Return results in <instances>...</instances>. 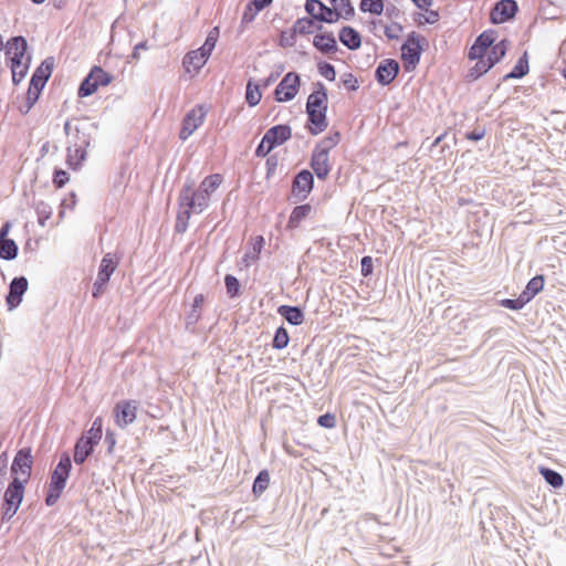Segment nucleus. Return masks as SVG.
<instances>
[{"mask_svg":"<svg viewBox=\"0 0 566 566\" xmlns=\"http://www.w3.org/2000/svg\"><path fill=\"white\" fill-rule=\"evenodd\" d=\"M223 177L220 174L207 176L196 189L193 179L188 178L178 195L179 211L175 232L185 233L192 213H201L210 205V196L220 187Z\"/></svg>","mask_w":566,"mask_h":566,"instance_id":"1","label":"nucleus"},{"mask_svg":"<svg viewBox=\"0 0 566 566\" xmlns=\"http://www.w3.org/2000/svg\"><path fill=\"white\" fill-rule=\"evenodd\" d=\"M97 129L98 125L96 123L86 120L75 126L73 144L67 147L66 163L69 167L76 169L86 159V149L90 147Z\"/></svg>","mask_w":566,"mask_h":566,"instance_id":"2","label":"nucleus"},{"mask_svg":"<svg viewBox=\"0 0 566 566\" xmlns=\"http://www.w3.org/2000/svg\"><path fill=\"white\" fill-rule=\"evenodd\" d=\"M71 470V457L67 452H63L50 476L49 488L44 497L46 506H53L59 501L63 490L65 489Z\"/></svg>","mask_w":566,"mask_h":566,"instance_id":"3","label":"nucleus"},{"mask_svg":"<svg viewBox=\"0 0 566 566\" xmlns=\"http://www.w3.org/2000/svg\"><path fill=\"white\" fill-rule=\"evenodd\" d=\"M426 39L416 31L407 35L406 41L401 45V60L407 71L415 70L419 64L423 48L421 42Z\"/></svg>","mask_w":566,"mask_h":566,"instance_id":"4","label":"nucleus"},{"mask_svg":"<svg viewBox=\"0 0 566 566\" xmlns=\"http://www.w3.org/2000/svg\"><path fill=\"white\" fill-rule=\"evenodd\" d=\"M33 455L30 447L21 448L17 451L10 473L12 479H18L20 482L27 484L32 474Z\"/></svg>","mask_w":566,"mask_h":566,"instance_id":"5","label":"nucleus"},{"mask_svg":"<svg viewBox=\"0 0 566 566\" xmlns=\"http://www.w3.org/2000/svg\"><path fill=\"white\" fill-rule=\"evenodd\" d=\"M314 188V174L308 169H301L292 180L290 200L294 203L304 201Z\"/></svg>","mask_w":566,"mask_h":566,"instance_id":"6","label":"nucleus"},{"mask_svg":"<svg viewBox=\"0 0 566 566\" xmlns=\"http://www.w3.org/2000/svg\"><path fill=\"white\" fill-rule=\"evenodd\" d=\"M301 75L296 72H287L274 90V98L279 103L292 101L300 91Z\"/></svg>","mask_w":566,"mask_h":566,"instance_id":"7","label":"nucleus"},{"mask_svg":"<svg viewBox=\"0 0 566 566\" xmlns=\"http://www.w3.org/2000/svg\"><path fill=\"white\" fill-rule=\"evenodd\" d=\"M28 41L23 35L12 36L6 45V57L9 67L20 69L25 63Z\"/></svg>","mask_w":566,"mask_h":566,"instance_id":"8","label":"nucleus"},{"mask_svg":"<svg viewBox=\"0 0 566 566\" xmlns=\"http://www.w3.org/2000/svg\"><path fill=\"white\" fill-rule=\"evenodd\" d=\"M206 115L207 108L202 104H198L191 108L182 119L179 138L181 140L188 139L203 123Z\"/></svg>","mask_w":566,"mask_h":566,"instance_id":"9","label":"nucleus"},{"mask_svg":"<svg viewBox=\"0 0 566 566\" xmlns=\"http://www.w3.org/2000/svg\"><path fill=\"white\" fill-rule=\"evenodd\" d=\"M518 12V4L515 0H499L490 11V22L502 24L513 20Z\"/></svg>","mask_w":566,"mask_h":566,"instance_id":"10","label":"nucleus"},{"mask_svg":"<svg viewBox=\"0 0 566 566\" xmlns=\"http://www.w3.org/2000/svg\"><path fill=\"white\" fill-rule=\"evenodd\" d=\"M138 401L137 400H120L114 407L115 422L120 428H126L132 424L137 417Z\"/></svg>","mask_w":566,"mask_h":566,"instance_id":"11","label":"nucleus"},{"mask_svg":"<svg viewBox=\"0 0 566 566\" xmlns=\"http://www.w3.org/2000/svg\"><path fill=\"white\" fill-rule=\"evenodd\" d=\"M28 279L23 275L12 279L6 296V303L9 311L17 308L21 304L23 295L28 291Z\"/></svg>","mask_w":566,"mask_h":566,"instance_id":"12","label":"nucleus"},{"mask_svg":"<svg viewBox=\"0 0 566 566\" xmlns=\"http://www.w3.org/2000/svg\"><path fill=\"white\" fill-rule=\"evenodd\" d=\"M400 72V65L395 59L382 60L375 70V78L381 86L394 82Z\"/></svg>","mask_w":566,"mask_h":566,"instance_id":"13","label":"nucleus"},{"mask_svg":"<svg viewBox=\"0 0 566 566\" xmlns=\"http://www.w3.org/2000/svg\"><path fill=\"white\" fill-rule=\"evenodd\" d=\"M310 166L313 169V174L319 180H325L331 171L329 154H326V150L314 148L312 151Z\"/></svg>","mask_w":566,"mask_h":566,"instance_id":"14","label":"nucleus"},{"mask_svg":"<svg viewBox=\"0 0 566 566\" xmlns=\"http://www.w3.org/2000/svg\"><path fill=\"white\" fill-rule=\"evenodd\" d=\"M292 137V128L287 124H277L270 127L263 136V143L271 144L276 148Z\"/></svg>","mask_w":566,"mask_h":566,"instance_id":"15","label":"nucleus"},{"mask_svg":"<svg viewBox=\"0 0 566 566\" xmlns=\"http://www.w3.org/2000/svg\"><path fill=\"white\" fill-rule=\"evenodd\" d=\"M328 108V93L327 88L322 82L315 83V90L308 95L305 111H327Z\"/></svg>","mask_w":566,"mask_h":566,"instance_id":"16","label":"nucleus"},{"mask_svg":"<svg viewBox=\"0 0 566 566\" xmlns=\"http://www.w3.org/2000/svg\"><path fill=\"white\" fill-rule=\"evenodd\" d=\"M326 113L327 111L325 109L306 111L307 120L305 127L311 135L316 136L327 128L328 122Z\"/></svg>","mask_w":566,"mask_h":566,"instance_id":"17","label":"nucleus"},{"mask_svg":"<svg viewBox=\"0 0 566 566\" xmlns=\"http://www.w3.org/2000/svg\"><path fill=\"white\" fill-rule=\"evenodd\" d=\"M97 444V442L81 436L74 446V462L78 465L83 464L92 455Z\"/></svg>","mask_w":566,"mask_h":566,"instance_id":"18","label":"nucleus"},{"mask_svg":"<svg viewBox=\"0 0 566 566\" xmlns=\"http://www.w3.org/2000/svg\"><path fill=\"white\" fill-rule=\"evenodd\" d=\"M313 45L322 54L335 53L338 50L333 32L317 33L313 39Z\"/></svg>","mask_w":566,"mask_h":566,"instance_id":"19","label":"nucleus"},{"mask_svg":"<svg viewBox=\"0 0 566 566\" xmlns=\"http://www.w3.org/2000/svg\"><path fill=\"white\" fill-rule=\"evenodd\" d=\"M205 300L206 298H205L203 294H197L193 297V302H192L190 311L187 313V315L185 317L186 329L191 333L195 332L196 325L199 322V319L201 318V312H202V306H203Z\"/></svg>","mask_w":566,"mask_h":566,"instance_id":"20","label":"nucleus"},{"mask_svg":"<svg viewBox=\"0 0 566 566\" xmlns=\"http://www.w3.org/2000/svg\"><path fill=\"white\" fill-rule=\"evenodd\" d=\"M340 43L350 51H356L361 45L360 33L350 25H345L338 33Z\"/></svg>","mask_w":566,"mask_h":566,"instance_id":"21","label":"nucleus"},{"mask_svg":"<svg viewBox=\"0 0 566 566\" xmlns=\"http://www.w3.org/2000/svg\"><path fill=\"white\" fill-rule=\"evenodd\" d=\"M54 69V57L49 56L46 57L33 72L30 81L32 83L40 84L42 86H45L49 78L52 75Z\"/></svg>","mask_w":566,"mask_h":566,"instance_id":"22","label":"nucleus"},{"mask_svg":"<svg viewBox=\"0 0 566 566\" xmlns=\"http://www.w3.org/2000/svg\"><path fill=\"white\" fill-rule=\"evenodd\" d=\"M25 484L18 479H12L3 494V501L21 505L24 497Z\"/></svg>","mask_w":566,"mask_h":566,"instance_id":"23","label":"nucleus"},{"mask_svg":"<svg viewBox=\"0 0 566 566\" xmlns=\"http://www.w3.org/2000/svg\"><path fill=\"white\" fill-rule=\"evenodd\" d=\"M277 314L294 326H298L304 322V312L300 306L280 305L277 307Z\"/></svg>","mask_w":566,"mask_h":566,"instance_id":"24","label":"nucleus"},{"mask_svg":"<svg viewBox=\"0 0 566 566\" xmlns=\"http://www.w3.org/2000/svg\"><path fill=\"white\" fill-rule=\"evenodd\" d=\"M510 45V41L507 39H502L500 42L495 43L486 53L485 61L490 64L491 67L496 65L507 52Z\"/></svg>","mask_w":566,"mask_h":566,"instance_id":"25","label":"nucleus"},{"mask_svg":"<svg viewBox=\"0 0 566 566\" xmlns=\"http://www.w3.org/2000/svg\"><path fill=\"white\" fill-rule=\"evenodd\" d=\"M545 277L543 274L533 276L526 284L525 289L521 292L524 300L528 304L539 292L543 291Z\"/></svg>","mask_w":566,"mask_h":566,"instance_id":"26","label":"nucleus"},{"mask_svg":"<svg viewBox=\"0 0 566 566\" xmlns=\"http://www.w3.org/2000/svg\"><path fill=\"white\" fill-rule=\"evenodd\" d=\"M530 72L528 54L525 51L517 60L514 67L503 76L502 81L520 80L527 75Z\"/></svg>","mask_w":566,"mask_h":566,"instance_id":"27","label":"nucleus"},{"mask_svg":"<svg viewBox=\"0 0 566 566\" xmlns=\"http://www.w3.org/2000/svg\"><path fill=\"white\" fill-rule=\"evenodd\" d=\"M311 212H312V206L310 203H303V205H298V206L294 207L289 217L286 228L291 229V230L298 228L301 222L304 219H306Z\"/></svg>","mask_w":566,"mask_h":566,"instance_id":"28","label":"nucleus"},{"mask_svg":"<svg viewBox=\"0 0 566 566\" xmlns=\"http://www.w3.org/2000/svg\"><path fill=\"white\" fill-rule=\"evenodd\" d=\"M209 55L202 52L200 49L187 53L184 57V66L190 72L189 66L193 67V71L198 73L201 67L207 63Z\"/></svg>","mask_w":566,"mask_h":566,"instance_id":"29","label":"nucleus"},{"mask_svg":"<svg viewBox=\"0 0 566 566\" xmlns=\"http://www.w3.org/2000/svg\"><path fill=\"white\" fill-rule=\"evenodd\" d=\"M319 12L314 15V19L319 23H335L342 18L339 10L327 7L323 1L319 6Z\"/></svg>","mask_w":566,"mask_h":566,"instance_id":"30","label":"nucleus"},{"mask_svg":"<svg viewBox=\"0 0 566 566\" xmlns=\"http://www.w3.org/2000/svg\"><path fill=\"white\" fill-rule=\"evenodd\" d=\"M117 268V262L114 260L111 253L103 256L98 266L97 276L109 282V279Z\"/></svg>","mask_w":566,"mask_h":566,"instance_id":"31","label":"nucleus"},{"mask_svg":"<svg viewBox=\"0 0 566 566\" xmlns=\"http://www.w3.org/2000/svg\"><path fill=\"white\" fill-rule=\"evenodd\" d=\"M270 485V473L266 469L261 470L254 479L252 493L255 497H260Z\"/></svg>","mask_w":566,"mask_h":566,"instance_id":"32","label":"nucleus"},{"mask_svg":"<svg viewBox=\"0 0 566 566\" xmlns=\"http://www.w3.org/2000/svg\"><path fill=\"white\" fill-rule=\"evenodd\" d=\"M538 471L541 475L544 478L545 482L549 484L552 488L559 489L563 486L564 478L559 472L546 467H539Z\"/></svg>","mask_w":566,"mask_h":566,"instance_id":"33","label":"nucleus"},{"mask_svg":"<svg viewBox=\"0 0 566 566\" xmlns=\"http://www.w3.org/2000/svg\"><path fill=\"white\" fill-rule=\"evenodd\" d=\"M262 98V93L260 91V85L256 84L252 78H250L247 83L245 90V102L250 107L256 106Z\"/></svg>","mask_w":566,"mask_h":566,"instance_id":"34","label":"nucleus"},{"mask_svg":"<svg viewBox=\"0 0 566 566\" xmlns=\"http://www.w3.org/2000/svg\"><path fill=\"white\" fill-rule=\"evenodd\" d=\"M265 8L254 2L253 0L249 1L243 10L242 19H241V30L244 25L251 23L255 17Z\"/></svg>","mask_w":566,"mask_h":566,"instance_id":"35","label":"nucleus"},{"mask_svg":"<svg viewBox=\"0 0 566 566\" xmlns=\"http://www.w3.org/2000/svg\"><path fill=\"white\" fill-rule=\"evenodd\" d=\"M316 20L312 17L298 18L292 25L293 32L297 35H307L313 33Z\"/></svg>","mask_w":566,"mask_h":566,"instance_id":"36","label":"nucleus"},{"mask_svg":"<svg viewBox=\"0 0 566 566\" xmlns=\"http://www.w3.org/2000/svg\"><path fill=\"white\" fill-rule=\"evenodd\" d=\"M19 247L13 239L2 241L0 243V259L12 261L18 256Z\"/></svg>","mask_w":566,"mask_h":566,"instance_id":"37","label":"nucleus"},{"mask_svg":"<svg viewBox=\"0 0 566 566\" xmlns=\"http://www.w3.org/2000/svg\"><path fill=\"white\" fill-rule=\"evenodd\" d=\"M97 90L98 87L94 81L93 74L90 71L88 74L80 83L77 95L80 97H87L93 95Z\"/></svg>","mask_w":566,"mask_h":566,"instance_id":"38","label":"nucleus"},{"mask_svg":"<svg viewBox=\"0 0 566 566\" xmlns=\"http://www.w3.org/2000/svg\"><path fill=\"white\" fill-rule=\"evenodd\" d=\"M359 10L374 15L382 14L385 10L384 0H360Z\"/></svg>","mask_w":566,"mask_h":566,"instance_id":"39","label":"nucleus"},{"mask_svg":"<svg viewBox=\"0 0 566 566\" xmlns=\"http://www.w3.org/2000/svg\"><path fill=\"white\" fill-rule=\"evenodd\" d=\"M495 40L496 31L486 30L476 36L474 44L488 53L489 50L495 44Z\"/></svg>","mask_w":566,"mask_h":566,"instance_id":"40","label":"nucleus"},{"mask_svg":"<svg viewBox=\"0 0 566 566\" xmlns=\"http://www.w3.org/2000/svg\"><path fill=\"white\" fill-rule=\"evenodd\" d=\"M289 343L290 335L287 329L284 326L277 327L271 343L272 347L274 349H284L287 347Z\"/></svg>","mask_w":566,"mask_h":566,"instance_id":"41","label":"nucleus"},{"mask_svg":"<svg viewBox=\"0 0 566 566\" xmlns=\"http://www.w3.org/2000/svg\"><path fill=\"white\" fill-rule=\"evenodd\" d=\"M491 69L492 67L490 66V64L486 63L485 60H479V61H476L474 66H472L469 70V72L467 74V80L469 82L476 81L478 78L483 76L485 73H488Z\"/></svg>","mask_w":566,"mask_h":566,"instance_id":"42","label":"nucleus"},{"mask_svg":"<svg viewBox=\"0 0 566 566\" xmlns=\"http://www.w3.org/2000/svg\"><path fill=\"white\" fill-rule=\"evenodd\" d=\"M224 285L227 294L230 298H237L241 295V283L234 275L226 274Z\"/></svg>","mask_w":566,"mask_h":566,"instance_id":"43","label":"nucleus"},{"mask_svg":"<svg viewBox=\"0 0 566 566\" xmlns=\"http://www.w3.org/2000/svg\"><path fill=\"white\" fill-rule=\"evenodd\" d=\"M90 71L93 74L97 87L111 84L114 78L111 73L106 72L98 65H94Z\"/></svg>","mask_w":566,"mask_h":566,"instance_id":"44","label":"nucleus"},{"mask_svg":"<svg viewBox=\"0 0 566 566\" xmlns=\"http://www.w3.org/2000/svg\"><path fill=\"white\" fill-rule=\"evenodd\" d=\"M340 142V133L333 132L325 136L314 148L326 150V154H329V150L334 148Z\"/></svg>","mask_w":566,"mask_h":566,"instance_id":"45","label":"nucleus"},{"mask_svg":"<svg viewBox=\"0 0 566 566\" xmlns=\"http://www.w3.org/2000/svg\"><path fill=\"white\" fill-rule=\"evenodd\" d=\"M102 434H103V420L101 417H97L93 423H92V427L85 431L82 437H86L95 442H99V440L102 439Z\"/></svg>","mask_w":566,"mask_h":566,"instance_id":"46","label":"nucleus"},{"mask_svg":"<svg viewBox=\"0 0 566 566\" xmlns=\"http://www.w3.org/2000/svg\"><path fill=\"white\" fill-rule=\"evenodd\" d=\"M218 38H219V28H218V27H214V28H212V29H211V31L208 33V35H207V38H206V41H205V43L202 44V46L200 48V50L210 56V55H211V53H212V51H213V50H214V48H216V44H217Z\"/></svg>","mask_w":566,"mask_h":566,"instance_id":"47","label":"nucleus"},{"mask_svg":"<svg viewBox=\"0 0 566 566\" xmlns=\"http://www.w3.org/2000/svg\"><path fill=\"white\" fill-rule=\"evenodd\" d=\"M35 212L38 214L39 224L43 227L52 216V207L44 201H39L35 205Z\"/></svg>","mask_w":566,"mask_h":566,"instance_id":"48","label":"nucleus"},{"mask_svg":"<svg viewBox=\"0 0 566 566\" xmlns=\"http://www.w3.org/2000/svg\"><path fill=\"white\" fill-rule=\"evenodd\" d=\"M31 55H27L25 63L20 69L10 67L12 74V83L14 86L19 85L20 82L27 76L31 63Z\"/></svg>","mask_w":566,"mask_h":566,"instance_id":"49","label":"nucleus"},{"mask_svg":"<svg viewBox=\"0 0 566 566\" xmlns=\"http://www.w3.org/2000/svg\"><path fill=\"white\" fill-rule=\"evenodd\" d=\"M317 71L318 73L325 77L327 81H335L336 78V70L333 64L326 61H321L317 63Z\"/></svg>","mask_w":566,"mask_h":566,"instance_id":"50","label":"nucleus"},{"mask_svg":"<svg viewBox=\"0 0 566 566\" xmlns=\"http://www.w3.org/2000/svg\"><path fill=\"white\" fill-rule=\"evenodd\" d=\"M264 244H265L264 238L262 235H256L252 243V252L245 253V255L243 256V261H247L248 259L259 260V255H260Z\"/></svg>","mask_w":566,"mask_h":566,"instance_id":"51","label":"nucleus"},{"mask_svg":"<svg viewBox=\"0 0 566 566\" xmlns=\"http://www.w3.org/2000/svg\"><path fill=\"white\" fill-rule=\"evenodd\" d=\"M499 304L502 307L512 310V311H520L522 310L527 303L524 300V296L521 294L516 298H503L499 302Z\"/></svg>","mask_w":566,"mask_h":566,"instance_id":"52","label":"nucleus"},{"mask_svg":"<svg viewBox=\"0 0 566 566\" xmlns=\"http://www.w3.org/2000/svg\"><path fill=\"white\" fill-rule=\"evenodd\" d=\"M70 180V175L66 170L62 168H55L53 172V185L55 188L64 187Z\"/></svg>","mask_w":566,"mask_h":566,"instance_id":"53","label":"nucleus"},{"mask_svg":"<svg viewBox=\"0 0 566 566\" xmlns=\"http://www.w3.org/2000/svg\"><path fill=\"white\" fill-rule=\"evenodd\" d=\"M297 34L293 32V28L289 31H282L280 38V46L282 48H292L296 44Z\"/></svg>","mask_w":566,"mask_h":566,"instance_id":"54","label":"nucleus"},{"mask_svg":"<svg viewBox=\"0 0 566 566\" xmlns=\"http://www.w3.org/2000/svg\"><path fill=\"white\" fill-rule=\"evenodd\" d=\"M317 424L322 428L333 429L336 427V416L332 412H325L318 416Z\"/></svg>","mask_w":566,"mask_h":566,"instance_id":"55","label":"nucleus"},{"mask_svg":"<svg viewBox=\"0 0 566 566\" xmlns=\"http://www.w3.org/2000/svg\"><path fill=\"white\" fill-rule=\"evenodd\" d=\"M19 507H20V505H17V504L3 501L2 502V506H1V511H2L1 520H2V522L10 521L15 515V513L19 510Z\"/></svg>","mask_w":566,"mask_h":566,"instance_id":"56","label":"nucleus"},{"mask_svg":"<svg viewBox=\"0 0 566 566\" xmlns=\"http://www.w3.org/2000/svg\"><path fill=\"white\" fill-rule=\"evenodd\" d=\"M338 10L342 13V18L349 20L355 15V8L350 0H340Z\"/></svg>","mask_w":566,"mask_h":566,"instance_id":"57","label":"nucleus"},{"mask_svg":"<svg viewBox=\"0 0 566 566\" xmlns=\"http://www.w3.org/2000/svg\"><path fill=\"white\" fill-rule=\"evenodd\" d=\"M344 87L350 92H355L359 88L358 80L352 73H345L340 78Z\"/></svg>","mask_w":566,"mask_h":566,"instance_id":"58","label":"nucleus"},{"mask_svg":"<svg viewBox=\"0 0 566 566\" xmlns=\"http://www.w3.org/2000/svg\"><path fill=\"white\" fill-rule=\"evenodd\" d=\"M374 272L373 259L369 255H365L360 260V273L364 277H368Z\"/></svg>","mask_w":566,"mask_h":566,"instance_id":"59","label":"nucleus"},{"mask_svg":"<svg viewBox=\"0 0 566 566\" xmlns=\"http://www.w3.org/2000/svg\"><path fill=\"white\" fill-rule=\"evenodd\" d=\"M107 284L108 281L96 276V280L92 287V296L94 298H99L104 294Z\"/></svg>","mask_w":566,"mask_h":566,"instance_id":"60","label":"nucleus"},{"mask_svg":"<svg viewBox=\"0 0 566 566\" xmlns=\"http://www.w3.org/2000/svg\"><path fill=\"white\" fill-rule=\"evenodd\" d=\"M402 30L403 27L400 23L394 22L391 27H385V35L387 36L388 40H398V32H401Z\"/></svg>","mask_w":566,"mask_h":566,"instance_id":"61","label":"nucleus"},{"mask_svg":"<svg viewBox=\"0 0 566 566\" xmlns=\"http://www.w3.org/2000/svg\"><path fill=\"white\" fill-rule=\"evenodd\" d=\"M44 87L45 86H42V85L36 84V83H32L30 81L29 90L27 92V96L31 97L33 102H38Z\"/></svg>","mask_w":566,"mask_h":566,"instance_id":"62","label":"nucleus"},{"mask_svg":"<svg viewBox=\"0 0 566 566\" xmlns=\"http://www.w3.org/2000/svg\"><path fill=\"white\" fill-rule=\"evenodd\" d=\"M486 130L484 127H475L473 130L465 134V138L471 142H479L484 138Z\"/></svg>","mask_w":566,"mask_h":566,"instance_id":"63","label":"nucleus"},{"mask_svg":"<svg viewBox=\"0 0 566 566\" xmlns=\"http://www.w3.org/2000/svg\"><path fill=\"white\" fill-rule=\"evenodd\" d=\"M485 55H486V52L483 51L482 49H480L474 43L472 44V46L470 48L469 53H468V57L471 61L485 60Z\"/></svg>","mask_w":566,"mask_h":566,"instance_id":"64","label":"nucleus"}]
</instances>
